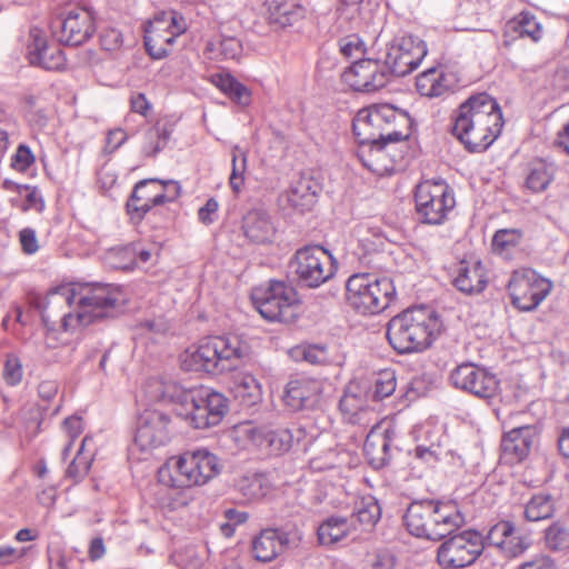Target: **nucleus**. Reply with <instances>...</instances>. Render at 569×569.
<instances>
[{
    "label": "nucleus",
    "instance_id": "obj_1",
    "mask_svg": "<svg viewBox=\"0 0 569 569\" xmlns=\"http://www.w3.org/2000/svg\"><path fill=\"white\" fill-rule=\"evenodd\" d=\"M117 301L118 292L111 284L74 283L50 290L38 308L48 329L60 318L62 329L69 332L111 317Z\"/></svg>",
    "mask_w": 569,
    "mask_h": 569
},
{
    "label": "nucleus",
    "instance_id": "obj_2",
    "mask_svg": "<svg viewBox=\"0 0 569 569\" xmlns=\"http://www.w3.org/2000/svg\"><path fill=\"white\" fill-rule=\"evenodd\" d=\"M452 134L470 152L487 150L503 128L502 110L487 92L471 94L455 110Z\"/></svg>",
    "mask_w": 569,
    "mask_h": 569
},
{
    "label": "nucleus",
    "instance_id": "obj_3",
    "mask_svg": "<svg viewBox=\"0 0 569 569\" xmlns=\"http://www.w3.org/2000/svg\"><path fill=\"white\" fill-rule=\"evenodd\" d=\"M250 355L249 345L238 336H207L189 345L179 363L183 371L216 377L237 370Z\"/></svg>",
    "mask_w": 569,
    "mask_h": 569
},
{
    "label": "nucleus",
    "instance_id": "obj_4",
    "mask_svg": "<svg viewBox=\"0 0 569 569\" xmlns=\"http://www.w3.org/2000/svg\"><path fill=\"white\" fill-rule=\"evenodd\" d=\"M440 332L438 315L429 308L418 307L392 317L387 323L386 338L396 352L410 355L429 349Z\"/></svg>",
    "mask_w": 569,
    "mask_h": 569
},
{
    "label": "nucleus",
    "instance_id": "obj_5",
    "mask_svg": "<svg viewBox=\"0 0 569 569\" xmlns=\"http://www.w3.org/2000/svg\"><path fill=\"white\" fill-rule=\"evenodd\" d=\"M222 470L219 457L206 448L186 450L169 457L157 471L158 482L176 490L199 488L217 478Z\"/></svg>",
    "mask_w": 569,
    "mask_h": 569
},
{
    "label": "nucleus",
    "instance_id": "obj_6",
    "mask_svg": "<svg viewBox=\"0 0 569 569\" xmlns=\"http://www.w3.org/2000/svg\"><path fill=\"white\" fill-rule=\"evenodd\" d=\"M463 521V516L453 501H413L403 515V523L410 535L433 541L451 535Z\"/></svg>",
    "mask_w": 569,
    "mask_h": 569
},
{
    "label": "nucleus",
    "instance_id": "obj_7",
    "mask_svg": "<svg viewBox=\"0 0 569 569\" xmlns=\"http://www.w3.org/2000/svg\"><path fill=\"white\" fill-rule=\"evenodd\" d=\"M410 119L391 104H373L359 110L353 119V133L359 143L397 142L409 136Z\"/></svg>",
    "mask_w": 569,
    "mask_h": 569
},
{
    "label": "nucleus",
    "instance_id": "obj_8",
    "mask_svg": "<svg viewBox=\"0 0 569 569\" xmlns=\"http://www.w3.org/2000/svg\"><path fill=\"white\" fill-rule=\"evenodd\" d=\"M176 399L178 416L193 429L218 426L229 410L228 399L206 386L184 389Z\"/></svg>",
    "mask_w": 569,
    "mask_h": 569
},
{
    "label": "nucleus",
    "instance_id": "obj_9",
    "mask_svg": "<svg viewBox=\"0 0 569 569\" xmlns=\"http://www.w3.org/2000/svg\"><path fill=\"white\" fill-rule=\"evenodd\" d=\"M396 297L393 281L387 277L362 272L346 282V301L356 312L368 316L385 311Z\"/></svg>",
    "mask_w": 569,
    "mask_h": 569
},
{
    "label": "nucleus",
    "instance_id": "obj_10",
    "mask_svg": "<svg viewBox=\"0 0 569 569\" xmlns=\"http://www.w3.org/2000/svg\"><path fill=\"white\" fill-rule=\"evenodd\" d=\"M251 298L256 309L267 321L290 323L299 315V295L284 281L270 280L254 288Z\"/></svg>",
    "mask_w": 569,
    "mask_h": 569
},
{
    "label": "nucleus",
    "instance_id": "obj_11",
    "mask_svg": "<svg viewBox=\"0 0 569 569\" xmlns=\"http://www.w3.org/2000/svg\"><path fill=\"white\" fill-rule=\"evenodd\" d=\"M552 282L531 268L512 271L507 291L511 305L520 311H532L550 295Z\"/></svg>",
    "mask_w": 569,
    "mask_h": 569
},
{
    "label": "nucleus",
    "instance_id": "obj_12",
    "mask_svg": "<svg viewBox=\"0 0 569 569\" xmlns=\"http://www.w3.org/2000/svg\"><path fill=\"white\" fill-rule=\"evenodd\" d=\"M416 209L422 222L441 224L456 206L452 189L443 181L426 180L417 186Z\"/></svg>",
    "mask_w": 569,
    "mask_h": 569
},
{
    "label": "nucleus",
    "instance_id": "obj_13",
    "mask_svg": "<svg viewBox=\"0 0 569 569\" xmlns=\"http://www.w3.org/2000/svg\"><path fill=\"white\" fill-rule=\"evenodd\" d=\"M186 30L187 23L180 13L161 12L144 26V49L152 59H162L169 54L174 40Z\"/></svg>",
    "mask_w": 569,
    "mask_h": 569
},
{
    "label": "nucleus",
    "instance_id": "obj_14",
    "mask_svg": "<svg viewBox=\"0 0 569 569\" xmlns=\"http://www.w3.org/2000/svg\"><path fill=\"white\" fill-rule=\"evenodd\" d=\"M295 271L306 286L317 288L329 281L337 271V261L321 246H306L296 251Z\"/></svg>",
    "mask_w": 569,
    "mask_h": 569
},
{
    "label": "nucleus",
    "instance_id": "obj_15",
    "mask_svg": "<svg viewBox=\"0 0 569 569\" xmlns=\"http://www.w3.org/2000/svg\"><path fill=\"white\" fill-rule=\"evenodd\" d=\"M483 550L482 537L466 530L443 541L437 550V562L445 569L467 567L476 561Z\"/></svg>",
    "mask_w": 569,
    "mask_h": 569
},
{
    "label": "nucleus",
    "instance_id": "obj_16",
    "mask_svg": "<svg viewBox=\"0 0 569 569\" xmlns=\"http://www.w3.org/2000/svg\"><path fill=\"white\" fill-rule=\"evenodd\" d=\"M53 37L66 46L77 47L88 41L94 33L91 12L72 8L54 17L50 23Z\"/></svg>",
    "mask_w": 569,
    "mask_h": 569
},
{
    "label": "nucleus",
    "instance_id": "obj_17",
    "mask_svg": "<svg viewBox=\"0 0 569 569\" xmlns=\"http://www.w3.org/2000/svg\"><path fill=\"white\" fill-rule=\"evenodd\" d=\"M428 53L426 42L416 36H403L387 49L385 66L390 73L403 77L416 70Z\"/></svg>",
    "mask_w": 569,
    "mask_h": 569
},
{
    "label": "nucleus",
    "instance_id": "obj_18",
    "mask_svg": "<svg viewBox=\"0 0 569 569\" xmlns=\"http://www.w3.org/2000/svg\"><path fill=\"white\" fill-rule=\"evenodd\" d=\"M452 385L477 398L491 399L499 390V380L492 372L475 363H462L450 375Z\"/></svg>",
    "mask_w": 569,
    "mask_h": 569
},
{
    "label": "nucleus",
    "instance_id": "obj_19",
    "mask_svg": "<svg viewBox=\"0 0 569 569\" xmlns=\"http://www.w3.org/2000/svg\"><path fill=\"white\" fill-rule=\"evenodd\" d=\"M343 83L355 91L371 92L387 83V73L380 61L375 58L355 61L341 76Z\"/></svg>",
    "mask_w": 569,
    "mask_h": 569
},
{
    "label": "nucleus",
    "instance_id": "obj_20",
    "mask_svg": "<svg viewBox=\"0 0 569 569\" xmlns=\"http://www.w3.org/2000/svg\"><path fill=\"white\" fill-rule=\"evenodd\" d=\"M388 141L359 143L357 157L365 168L377 176L390 174L396 170L401 153Z\"/></svg>",
    "mask_w": 569,
    "mask_h": 569
},
{
    "label": "nucleus",
    "instance_id": "obj_21",
    "mask_svg": "<svg viewBox=\"0 0 569 569\" xmlns=\"http://www.w3.org/2000/svg\"><path fill=\"white\" fill-rule=\"evenodd\" d=\"M289 543V535L286 531L264 528L251 538L250 555L259 563H270L286 552Z\"/></svg>",
    "mask_w": 569,
    "mask_h": 569
},
{
    "label": "nucleus",
    "instance_id": "obj_22",
    "mask_svg": "<svg viewBox=\"0 0 569 569\" xmlns=\"http://www.w3.org/2000/svg\"><path fill=\"white\" fill-rule=\"evenodd\" d=\"M539 440L536 426H522L506 432L501 439V456L509 463H519L528 458Z\"/></svg>",
    "mask_w": 569,
    "mask_h": 569
},
{
    "label": "nucleus",
    "instance_id": "obj_23",
    "mask_svg": "<svg viewBox=\"0 0 569 569\" xmlns=\"http://www.w3.org/2000/svg\"><path fill=\"white\" fill-rule=\"evenodd\" d=\"M487 540L490 546L499 549L508 558L519 557L530 546L528 537L518 532L509 520H501L493 525L488 532Z\"/></svg>",
    "mask_w": 569,
    "mask_h": 569
},
{
    "label": "nucleus",
    "instance_id": "obj_24",
    "mask_svg": "<svg viewBox=\"0 0 569 569\" xmlns=\"http://www.w3.org/2000/svg\"><path fill=\"white\" fill-rule=\"evenodd\" d=\"M31 41L28 44L29 61L49 71H60L66 67L63 50L57 46H48L46 38L39 30L30 31Z\"/></svg>",
    "mask_w": 569,
    "mask_h": 569
},
{
    "label": "nucleus",
    "instance_id": "obj_25",
    "mask_svg": "<svg viewBox=\"0 0 569 569\" xmlns=\"http://www.w3.org/2000/svg\"><path fill=\"white\" fill-rule=\"evenodd\" d=\"M263 8L266 21L274 30L292 27L306 16L302 0H266Z\"/></svg>",
    "mask_w": 569,
    "mask_h": 569
},
{
    "label": "nucleus",
    "instance_id": "obj_26",
    "mask_svg": "<svg viewBox=\"0 0 569 569\" xmlns=\"http://www.w3.org/2000/svg\"><path fill=\"white\" fill-rule=\"evenodd\" d=\"M320 186L311 176L301 174L291 182L286 200L295 210L309 211L316 206Z\"/></svg>",
    "mask_w": 569,
    "mask_h": 569
},
{
    "label": "nucleus",
    "instance_id": "obj_27",
    "mask_svg": "<svg viewBox=\"0 0 569 569\" xmlns=\"http://www.w3.org/2000/svg\"><path fill=\"white\" fill-rule=\"evenodd\" d=\"M321 383L316 379L291 380L286 388L284 402L293 410L313 406L320 398Z\"/></svg>",
    "mask_w": 569,
    "mask_h": 569
},
{
    "label": "nucleus",
    "instance_id": "obj_28",
    "mask_svg": "<svg viewBox=\"0 0 569 569\" xmlns=\"http://www.w3.org/2000/svg\"><path fill=\"white\" fill-rule=\"evenodd\" d=\"M417 91L428 98H437L453 91L452 76L443 68L432 67L416 78Z\"/></svg>",
    "mask_w": 569,
    "mask_h": 569
},
{
    "label": "nucleus",
    "instance_id": "obj_29",
    "mask_svg": "<svg viewBox=\"0 0 569 569\" xmlns=\"http://www.w3.org/2000/svg\"><path fill=\"white\" fill-rule=\"evenodd\" d=\"M242 231L250 241L266 243L272 240L276 228L264 211L250 210L242 218Z\"/></svg>",
    "mask_w": 569,
    "mask_h": 569
},
{
    "label": "nucleus",
    "instance_id": "obj_30",
    "mask_svg": "<svg viewBox=\"0 0 569 569\" xmlns=\"http://www.w3.org/2000/svg\"><path fill=\"white\" fill-rule=\"evenodd\" d=\"M391 438L388 431L373 428L367 436L363 451L369 463L376 468H382L390 459Z\"/></svg>",
    "mask_w": 569,
    "mask_h": 569
},
{
    "label": "nucleus",
    "instance_id": "obj_31",
    "mask_svg": "<svg viewBox=\"0 0 569 569\" xmlns=\"http://www.w3.org/2000/svg\"><path fill=\"white\" fill-rule=\"evenodd\" d=\"M487 270L480 261L462 262L455 286L462 292L478 293L487 286Z\"/></svg>",
    "mask_w": 569,
    "mask_h": 569
},
{
    "label": "nucleus",
    "instance_id": "obj_32",
    "mask_svg": "<svg viewBox=\"0 0 569 569\" xmlns=\"http://www.w3.org/2000/svg\"><path fill=\"white\" fill-rule=\"evenodd\" d=\"M339 409L343 417L351 423L360 419V415L368 409L367 393L359 383H349L339 402Z\"/></svg>",
    "mask_w": 569,
    "mask_h": 569
},
{
    "label": "nucleus",
    "instance_id": "obj_33",
    "mask_svg": "<svg viewBox=\"0 0 569 569\" xmlns=\"http://www.w3.org/2000/svg\"><path fill=\"white\" fill-rule=\"evenodd\" d=\"M139 258H142V246L134 242L110 248L103 259L111 269L131 271L138 264Z\"/></svg>",
    "mask_w": 569,
    "mask_h": 569
},
{
    "label": "nucleus",
    "instance_id": "obj_34",
    "mask_svg": "<svg viewBox=\"0 0 569 569\" xmlns=\"http://www.w3.org/2000/svg\"><path fill=\"white\" fill-rule=\"evenodd\" d=\"M209 81L218 88L232 102L248 106L251 102V91L228 72H217L209 77Z\"/></svg>",
    "mask_w": 569,
    "mask_h": 569
},
{
    "label": "nucleus",
    "instance_id": "obj_35",
    "mask_svg": "<svg viewBox=\"0 0 569 569\" xmlns=\"http://www.w3.org/2000/svg\"><path fill=\"white\" fill-rule=\"evenodd\" d=\"M553 178V168L543 160H537L529 163L523 187L530 193H540L548 189Z\"/></svg>",
    "mask_w": 569,
    "mask_h": 569
},
{
    "label": "nucleus",
    "instance_id": "obj_36",
    "mask_svg": "<svg viewBox=\"0 0 569 569\" xmlns=\"http://www.w3.org/2000/svg\"><path fill=\"white\" fill-rule=\"evenodd\" d=\"M351 523L345 517H329L323 520L317 530L318 541L322 546H332L351 532Z\"/></svg>",
    "mask_w": 569,
    "mask_h": 569
},
{
    "label": "nucleus",
    "instance_id": "obj_37",
    "mask_svg": "<svg viewBox=\"0 0 569 569\" xmlns=\"http://www.w3.org/2000/svg\"><path fill=\"white\" fill-rule=\"evenodd\" d=\"M237 491L241 495L244 502L260 500L269 491V482L262 475L252 473L241 476L234 485Z\"/></svg>",
    "mask_w": 569,
    "mask_h": 569
},
{
    "label": "nucleus",
    "instance_id": "obj_38",
    "mask_svg": "<svg viewBox=\"0 0 569 569\" xmlns=\"http://www.w3.org/2000/svg\"><path fill=\"white\" fill-rule=\"evenodd\" d=\"M508 27L520 37H527L533 42H538L543 37V27L537 20L536 16L529 11H521L508 22Z\"/></svg>",
    "mask_w": 569,
    "mask_h": 569
},
{
    "label": "nucleus",
    "instance_id": "obj_39",
    "mask_svg": "<svg viewBox=\"0 0 569 569\" xmlns=\"http://www.w3.org/2000/svg\"><path fill=\"white\" fill-rule=\"evenodd\" d=\"M522 231L519 229H500L492 237V251L506 259L511 258L512 253L519 248L522 241Z\"/></svg>",
    "mask_w": 569,
    "mask_h": 569
},
{
    "label": "nucleus",
    "instance_id": "obj_40",
    "mask_svg": "<svg viewBox=\"0 0 569 569\" xmlns=\"http://www.w3.org/2000/svg\"><path fill=\"white\" fill-rule=\"evenodd\" d=\"M264 430L256 427L252 422L246 421L238 423L232 429V438L239 448H261L263 445Z\"/></svg>",
    "mask_w": 569,
    "mask_h": 569
},
{
    "label": "nucleus",
    "instance_id": "obj_41",
    "mask_svg": "<svg viewBox=\"0 0 569 569\" xmlns=\"http://www.w3.org/2000/svg\"><path fill=\"white\" fill-rule=\"evenodd\" d=\"M144 439L151 448L164 446L170 440L169 419L152 415L149 421L144 423Z\"/></svg>",
    "mask_w": 569,
    "mask_h": 569
},
{
    "label": "nucleus",
    "instance_id": "obj_42",
    "mask_svg": "<svg viewBox=\"0 0 569 569\" xmlns=\"http://www.w3.org/2000/svg\"><path fill=\"white\" fill-rule=\"evenodd\" d=\"M555 503L550 495H535L525 506V518L528 521H540L550 518Z\"/></svg>",
    "mask_w": 569,
    "mask_h": 569
},
{
    "label": "nucleus",
    "instance_id": "obj_43",
    "mask_svg": "<svg viewBox=\"0 0 569 569\" xmlns=\"http://www.w3.org/2000/svg\"><path fill=\"white\" fill-rule=\"evenodd\" d=\"M236 397L244 405H256L262 395L261 385L250 373L242 375L234 385Z\"/></svg>",
    "mask_w": 569,
    "mask_h": 569
},
{
    "label": "nucleus",
    "instance_id": "obj_44",
    "mask_svg": "<svg viewBox=\"0 0 569 569\" xmlns=\"http://www.w3.org/2000/svg\"><path fill=\"white\" fill-rule=\"evenodd\" d=\"M92 441V438L89 436H86L82 441L81 446L73 458V460L70 462L66 470V476L70 479H73L74 482H79L82 480L89 472L92 463V455L84 456V447L88 445V442Z\"/></svg>",
    "mask_w": 569,
    "mask_h": 569
},
{
    "label": "nucleus",
    "instance_id": "obj_45",
    "mask_svg": "<svg viewBox=\"0 0 569 569\" xmlns=\"http://www.w3.org/2000/svg\"><path fill=\"white\" fill-rule=\"evenodd\" d=\"M141 415L137 412L136 415V423L132 429V438L127 448V460L129 463V468L131 470L132 477L139 476L142 471L141 461H142V442L140 441V420Z\"/></svg>",
    "mask_w": 569,
    "mask_h": 569
},
{
    "label": "nucleus",
    "instance_id": "obj_46",
    "mask_svg": "<svg viewBox=\"0 0 569 569\" xmlns=\"http://www.w3.org/2000/svg\"><path fill=\"white\" fill-rule=\"evenodd\" d=\"M397 387V376L393 369L380 370L372 383V397L375 400H383L390 397Z\"/></svg>",
    "mask_w": 569,
    "mask_h": 569
},
{
    "label": "nucleus",
    "instance_id": "obj_47",
    "mask_svg": "<svg viewBox=\"0 0 569 569\" xmlns=\"http://www.w3.org/2000/svg\"><path fill=\"white\" fill-rule=\"evenodd\" d=\"M291 435L286 429H279L276 431L264 430L263 433V445H261V450H268L270 453L280 455L284 451H288L291 447Z\"/></svg>",
    "mask_w": 569,
    "mask_h": 569
},
{
    "label": "nucleus",
    "instance_id": "obj_48",
    "mask_svg": "<svg viewBox=\"0 0 569 569\" xmlns=\"http://www.w3.org/2000/svg\"><path fill=\"white\" fill-rule=\"evenodd\" d=\"M545 540L550 549H567L569 548V528L560 521L553 522L546 529Z\"/></svg>",
    "mask_w": 569,
    "mask_h": 569
},
{
    "label": "nucleus",
    "instance_id": "obj_49",
    "mask_svg": "<svg viewBox=\"0 0 569 569\" xmlns=\"http://www.w3.org/2000/svg\"><path fill=\"white\" fill-rule=\"evenodd\" d=\"M340 52L348 59H363L368 53V47L365 40L358 34H348L339 40Z\"/></svg>",
    "mask_w": 569,
    "mask_h": 569
},
{
    "label": "nucleus",
    "instance_id": "obj_50",
    "mask_svg": "<svg viewBox=\"0 0 569 569\" xmlns=\"http://www.w3.org/2000/svg\"><path fill=\"white\" fill-rule=\"evenodd\" d=\"M247 168V156L240 152L236 147L232 153V171L229 178L230 188L234 193H239L244 182V171Z\"/></svg>",
    "mask_w": 569,
    "mask_h": 569
},
{
    "label": "nucleus",
    "instance_id": "obj_51",
    "mask_svg": "<svg viewBox=\"0 0 569 569\" xmlns=\"http://www.w3.org/2000/svg\"><path fill=\"white\" fill-rule=\"evenodd\" d=\"M380 506L372 498L363 499L355 511L357 520L368 527H373L380 519Z\"/></svg>",
    "mask_w": 569,
    "mask_h": 569
},
{
    "label": "nucleus",
    "instance_id": "obj_52",
    "mask_svg": "<svg viewBox=\"0 0 569 569\" xmlns=\"http://www.w3.org/2000/svg\"><path fill=\"white\" fill-rule=\"evenodd\" d=\"M22 363L14 355H8L4 361L2 377L7 385L17 386L22 380Z\"/></svg>",
    "mask_w": 569,
    "mask_h": 569
},
{
    "label": "nucleus",
    "instance_id": "obj_53",
    "mask_svg": "<svg viewBox=\"0 0 569 569\" xmlns=\"http://www.w3.org/2000/svg\"><path fill=\"white\" fill-rule=\"evenodd\" d=\"M242 53V44L234 37H223L219 42L218 53L213 58L236 60Z\"/></svg>",
    "mask_w": 569,
    "mask_h": 569
},
{
    "label": "nucleus",
    "instance_id": "obj_54",
    "mask_svg": "<svg viewBox=\"0 0 569 569\" xmlns=\"http://www.w3.org/2000/svg\"><path fill=\"white\" fill-rule=\"evenodd\" d=\"M16 189L20 194L26 192V203L23 204L24 211L33 209L38 212H41L44 209V201L36 187H30L28 184H17Z\"/></svg>",
    "mask_w": 569,
    "mask_h": 569
},
{
    "label": "nucleus",
    "instance_id": "obj_55",
    "mask_svg": "<svg viewBox=\"0 0 569 569\" xmlns=\"http://www.w3.org/2000/svg\"><path fill=\"white\" fill-rule=\"evenodd\" d=\"M34 160L36 158L31 149L27 144L21 143L12 156L11 166L17 171H26L34 163Z\"/></svg>",
    "mask_w": 569,
    "mask_h": 569
},
{
    "label": "nucleus",
    "instance_id": "obj_56",
    "mask_svg": "<svg viewBox=\"0 0 569 569\" xmlns=\"http://www.w3.org/2000/svg\"><path fill=\"white\" fill-rule=\"evenodd\" d=\"M142 188V180H139L134 183L131 196L126 203L127 213L130 217V220L133 224L138 226L142 221V211L139 206L140 197L139 190Z\"/></svg>",
    "mask_w": 569,
    "mask_h": 569
},
{
    "label": "nucleus",
    "instance_id": "obj_57",
    "mask_svg": "<svg viewBox=\"0 0 569 569\" xmlns=\"http://www.w3.org/2000/svg\"><path fill=\"white\" fill-rule=\"evenodd\" d=\"M19 241L23 253L33 254L38 251L39 244L36 234V230L32 228H23L19 232Z\"/></svg>",
    "mask_w": 569,
    "mask_h": 569
},
{
    "label": "nucleus",
    "instance_id": "obj_58",
    "mask_svg": "<svg viewBox=\"0 0 569 569\" xmlns=\"http://www.w3.org/2000/svg\"><path fill=\"white\" fill-rule=\"evenodd\" d=\"M303 358L311 365H323L329 360V355L326 347L311 345L305 348Z\"/></svg>",
    "mask_w": 569,
    "mask_h": 569
},
{
    "label": "nucleus",
    "instance_id": "obj_59",
    "mask_svg": "<svg viewBox=\"0 0 569 569\" xmlns=\"http://www.w3.org/2000/svg\"><path fill=\"white\" fill-rule=\"evenodd\" d=\"M395 557L388 551H378L369 559L367 569H393Z\"/></svg>",
    "mask_w": 569,
    "mask_h": 569
},
{
    "label": "nucleus",
    "instance_id": "obj_60",
    "mask_svg": "<svg viewBox=\"0 0 569 569\" xmlns=\"http://www.w3.org/2000/svg\"><path fill=\"white\" fill-rule=\"evenodd\" d=\"M100 42L104 50L111 51L119 48L122 43L121 32L117 29L106 30L100 36Z\"/></svg>",
    "mask_w": 569,
    "mask_h": 569
},
{
    "label": "nucleus",
    "instance_id": "obj_61",
    "mask_svg": "<svg viewBox=\"0 0 569 569\" xmlns=\"http://www.w3.org/2000/svg\"><path fill=\"white\" fill-rule=\"evenodd\" d=\"M219 209V203L214 198L207 200L206 204L198 211V219L203 224H210L214 221V216Z\"/></svg>",
    "mask_w": 569,
    "mask_h": 569
},
{
    "label": "nucleus",
    "instance_id": "obj_62",
    "mask_svg": "<svg viewBox=\"0 0 569 569\" xmlns=\"http://www.w3.org/2000/svg\"><path fill=\"white\" fill-rule=\"evenodd\" d=\"M517 569H557L555 561L548 556H537L525 561Z\"/></svg>",
    "mask_w": 569,
    "mask_h": 569
},
{
    "label": "nucleus",
    "instance_id": "obj_63",
    "mask_svg": "<svg viewBox=\"0 0 569 569\" xmlns=\"http://www.w3.org/2000/svg\"><path fill=\"white\" fill-rule=\"evenodd\" d=\"M127 139V136L122 129H114L108 132L106 137V152L116 151Z\"/></svg>",
    "mask_w": 569,
    "mask_h": 569
},
{
    "label": "nucleus",
    "instance_id": "obj_64",
    "mask_svg": "<svg viewBox=\"0 0 569 569\" xmlns=\"http://www.w3.org/2000/svg\"><path fill=\"white\" fill-rule=\"evenodd\" d=\"M63 428L70 437V440L74 441L83 431L82 418L78 416L66 418L63 420Z\"/></svg>",
    "mask_w": 569,
    "mask_h": 569
}]
</instances>
